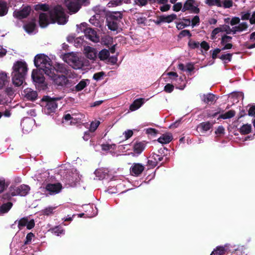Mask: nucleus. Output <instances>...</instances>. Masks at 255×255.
<instances>
[{
	"label": "nucleus",
	"mask_w": 255,
	"mask_h": 255,
	"mask_svg": "<svg viewBox=\"0 0 255 255\" xmlns=\"http://www.w3.org/2000/svg\"><path fill=\"white\" fill-rule=\"evenodd\" d=\"M34 235L32 233L30 232L28 233L26 237V240L24 242V244H29L31 242L32 239L33 237H34Z\"/></svg>",
	"instance_id": "obj_56"
},
{
	"label": "nucleus",
	"mask_w": 255,
	"mask_h": 255,
	"mask_svg": "<svg viewBox=\"0 0 255 255\" xmlns=\"http://www.w3.org/2000/svg\"><path fill=\"white\" fill-rule=\"evenodd\" d=\"M146 142L145 141L136 142L134 143L133 150L135 153L139 155L144 150Z\"/></svg>",
	"instance_id": "obj_18"
},
{
	"label": "nucleus",
	"mask_w": 255,
	"mask_h": 255,
	"mask_svg": "<svg viewBox=\"0 0 255 255\" xmlns=\"http://www.w3.org/2000/svg\"><path fill=\"white\" fill-rule=\"evenodd\" d=\"M177 18V15L175 14H172L166 16V22L170 23Z\"/></svg>",
	"instance_id": "obj_57"
},
{
	"label": "nucleus",
	"mask_w": 255,
	"mask_h": 255,
	"mask_svg": "<svg viewBox=\"0 0 255 255\" xmlns=\"http://www.w3.org/2000/svg\"><path fill=\"white\" fill-rule=\"evenodd\" d=\"M239 132L242 135L250 133L252 130V126L250 124L243 125L239 129Z\"/></svg>",
	"instance_id": "obj_27"
},
{
	"label": "nucleus",
	"mask_w": 255,
	"mask_h": 255,
	"mask_svg": "<svg viewBox=\"0 0 255 255\" xmlns=\"http://www.w3.org/2000/svg\"><path fill=\"white\" fill-rule=\"evenodd\" d=\"M57 22L59 24H64L67 22V18L63 7L57 5L49 10L48 13L41 12L39 15V24L42 28L46 27L49 23Z\"/></svg>",
	"instance_id": "obj_1"
},
{
	"label": "nucleus",
	"mask_w": 255,
	"mask_h": 255,
	"mask_svg": "<svg viewBox=\"0 0 255 255\" xmlns=\"http://www.w3.org/2000/svg\"><path fill=\"white\" fill-rule=\"evenodd\" d=\"M51 72L54 73L58 74V73L61 75H66L70 77L72 75L71 70L69 68L68 65L64 63H56L54 66L52 65Z\"/></svg>",
	"instance_id": "obj_8"
},
{
	"label": "nucleus",
	"mask_w": 255,
	"mask_h": 255,
	"mask_svg": "<svg viewBox=\"0 0 255 255\" xmlns=\"http://www.w3.org/2000/svg\"><path fill=\"white\" fill-rule=\"evenodd\" d=\"M64 3L71 13L77 12L81 8V5L77 0H65Z\"/></svg>",
	"instance_id": "obj_14"
},
{
	"label": "nucleus",
	"mask_w": 255,
	"mask_h": 255,
	"mask_svg": "<svg viewBox=\"0 0 255 255\" xmlns=\"http://www.w3.org/2000/svg\"><path fill=\"white\" fill-rule=\"evenodd\" d=\"M248 27V24L246 22H243L239 24L238 26H236V29L239 32L247 29Z\"/></svg>",
	"instance_id": "obj_47"
},
{
	"label": "nucleus",
	"mask_w": 255,
	"mask_h": 255,
	"mask_svg": "<svg viewBox=\"0 0 255 255\" xmlns=\"http://www.w3.org/2000/svg\"><path fill=\"white\" fill-rule=\"evenodd\" d=\"M221 51V49L218 48H216L215 50L213 51L212 54V58L213 59H215L217 58L218 57L217 56L218 54H219Z\"/></svg>",
	"instance_id": "obj_60"
},
{
	"label": "nucleus",
	"mask_w": 255,
	"mask_h": 255,
	"mask_svg": "<svg viewBox=\"0 0 255 255\" xmlns=\"http://www.w3.org/2000/svg\"><path fill=\"white\" fill-rule=\"evenodd\" d=\"M44 72L40 69H34L32 71L31 78L34 82L38 84H42L44 82L45 78L43 76Z\"/></svg>",
	"instance_id": "obj_13"
},
{
	"label": "nucleus",
	"mask_w": 255,
	"mask_h": 255,
	"mask_svg": "<svg viewBox=\"0 0 255 255\" xmlns=\"http://www.w3.org/2000/svg\"><path fill=\"white\" fill-rule=\"evenodd\" d=\"M36 27V23L35 19L28 22L23 25V28L25 31L28 33H31L35 30Z\"/></svg>",
	"instance_id": "obj_24"
},
{
	"label": "nucleus",
	"mask_w": 255,
	"mask_h": 255,
	"mask_svg": "<svg viewBox=\"0 0 255 255\" xmlns=\"http://www.w3.org/2000/svg\"><path fill=\"white\" fill-rule=\"evenodd\" d=\"M188 36L189 37H191L192 36V34L189 30L185 29L182 30L178 35V38H181L183 37H185Z\"/></svg>",
	"instance_id": "obj_46"
},
{
	"label": "nucleus",
	"mask_w": 255,
	"mask_h": 255,
	"mask_svg": "<svg viewBox=\"0 0 255 255\" xmlns=\"http://www.w3.org/2000/svg\"><path fill=\"white\" fill-rule=\"evenodd\" d=\"M201 47L204 49L205 51H208L210 48L209 44L208 42H207L205 41H203L200 44Z\"/></svg>",
	"instance_id": "obj_59"
},
{
	"label": "nucleus",
	"mask_w": 255,
	"mask_h": 255,
	"mask_svg": "<svg viewBox=\"0 0 255 255\" xmlns=\"http://www.w3.org/2000/svg\"><path fill=\"white\" fill-rule=\"evenodd\" d=\"M174 86L171 84H167L164 88V90L167 93H171L174 90Z\"/></svg>",
	"instance_id": "obj_52"
},
{
	"label": "nucleus",
	"mask_w": 255,
	"mask_h": 255,
	"mask_svg": "<svg viewBox=\"0 0 255 255\" xmlns=\"http://www.w3.org/2000/svg\"><path fill=\"white\" fill-rule=\"evenodd\" d=\"M221 32L220 27L215 28L212 32L211 33V37L212 39H214L215 38V36Z\"/></svg>",
	"instance_id": "obj_63"
},
{
	"label": "nucleus",
	"mask_w": 255,
	"mask_h": 255,
	"mask_svg": "<svg viewBox=\"0 0 255 255\" xmlns=\"http://www.w3.org/2000/svg\"><path fill=\"white\" fill-rule=\"evenodd\" d=\"M102 149L104 151H109L111 149H115L116 147V145L113 144H102L101 145Z\"/></svg>",
	"instance_id": "obj_41"
},
{
	"label": "nucleus",
	"mask_w": 255,
	"mask_h": 255,
	"mask_svg": "<svg viewBox=\"0 0 255 255\" xmlns=\"http://www.w3.org/2000/svg\"><path fill=\"white\" fill-rule=\"evenodd\" d=\"M31 10V7L26 5L22 7L21 9L14 10L13 12V15L18 19H22L26 18L29 15Z\"/></svg>",
	"instance_id": "obj_12"
},
{
	"label": "nucleus",
	"mask_w": 255,
	"mask_h": 255,
	"mask_svg": "<svg viewBox=\"0 0 255 255\" xmlns=\"http://www.w3.org/2000/svg\"><path fill=\"white\" fill-rule=\"evenodd\" d=\"M64 59L67 63L75 69H80L84 66L83 61L75 54H65Z\"/></svg>",
	"instance_id": "obj_6"
},
{
	"label": "nucleus",
	"mask_w": 255,
	"mask_h": 255,
	"mask_svg": "<svg viewBox=\"0 0 255 255\" xmlns=\"http://www.w3.org/2000/svg\"><path fill=\"white\" fill-rule=\"evenodd\" d=\"M8 9L7 3L4 1H0V16L6 15L8 12Z\"/></svg>",
	"instance_id": "obj_30"
},
{
	"label": "nucleus",
	"mask_w": 255,
	"mask_h": 255,
	"mask_svg": "<svg viewBox=\"0 0 255 255\" xmlns=\"http://www.w3.org/2000/svg\"><path fill=\"white\" fill-rule=\"evenodd\" d=\"M213 124L214 123H211L209 121L202 122L198 125V128L201 131H207L212 128Z\"/></svg>",
	"instance_id": "obj_26"
},
{
	"label": "nucleus",
	"mask_w": 255,
	"mask_h": 255,
	"mask_svg": "<svg viewBox=\"0 0 255 255\" xmlns=\"http://www.w3.org/2000/svg\"><path fill=\"white\" fill-rule=\"evenodd\" d=\"M27 70V65L24 61H17L14 63L11 73L13 85L17 87L22 85L25 80Z\"/></svg>",
	"instance_id": "obj_2"
},
{
	"label": "nucleus",
	"mask_w": 255,
	"mask_h": 255,
	"mask_svg": "<svg viewBox=\"0 0 255 255\" xmlns=\"http://www.w3.org/2000/svg\"><path fill=\"white\" fill-rule=\"evenodd\" d=\"M157 165L156 161L154 159H149L147 162V165L149 166L150 168H154Z\"/></svg>",
	"instance_id": "obj_62"
},
{
	"label": "nucleus",
	"mask_w": 255,
	"mask_h": 255,
	"mask_svg": "<svg viewBox=\"0 0 255 255\" xmlns=\"http://www.w3.org/2000/svg\"><path fill=\"white\" fill-rule=\"evenodd\" d=\"M88 24L86 22L82 23L79 27V29L81 32L84 33L87 38L94 42H98L100 39L96 31L91 27H88Z\"/></svg>",
	"instance_id": "obj_7"
},
{
	"label": "nucleus",
	"mask_w": 255,
	"mask_h": 255,
	"mask_svg": "<svg viewBox=\"0 0 255 255\" xmlns=\"http://www.w3.org/2000/svg\"><path fill=\"white\" fill-rule=\"evenodd\" d=\"M215 96L212 94H208L204 96L203 101L206 103H212L215 101Z\"/></svg>",
	"instance_id": "obj_36"
},
{
	"label": "nucleus",
	"mask_w": 255,
	"mask_h": 255,
	"mask_svg": "<svg viewBox=\"0 0 255 255\" xmlns=\"http://www.w3.org/2000/svg\"><path fill=\"white\" fill-rule=\"evenodd\" d=\"M146 133L152 135H155L158 133V130L155 128H148L146 129Z\"/></svg>",
	"instance_id": "obj_58"
},
{
	"label": "nucleus",
	"mask_w": 255,
	"mask_h": 255,
	"mask_svg": "<svg viewBox=\"0 0 255 255\" xmlns=\"http://www.w3.org/2000/svg\"><path fill=\"white\" fill-rule=\"evenodd\" d=\"M87 86L86 82L85 80H81L78 84L71 89L72 91L79 92L84 89Z\"/></svg>",
	"instance_id": "obj_28"
},
{
	"label": "nucleus",
	"mask_w": 255,
	"mask_h": 255,
	"mask_svg": "<svg viewBox=\"0 0 255 255\" xmlns=\"http://www.w3.org/2000/svg\"><path fill=\"white\" fill-rule=\"evenodd\" d=\"M229 248L227 245L224 246H218L214 249L210 255H224L228 252Z\"/></svg>",
	"instance_id": "obj_19"
},
{
	"label": "nucleus",
	"mask_w": 255,
	"mask_h": 255,
	"mask_svg": "<svg viewBox=\"0 0 255 255\" xmlns=\"http://www.w3.org/2000/svg\"><path fill=\"white\" fill-rule=\"evenodd\" d=\"M144 168V166L140 163H133L130 168V172L132 175L137 176L142 173Z\"/></svg>",
	"instance_id": "obj_17"
},
{
	"label": "nucleus",
	"mask_w": 255,
	"mask_h": 255,
	"mask_svg": "<svg viewBox=\"0 0 255 255\" xmlns=\"http://www.w3.org/2000/svg\"><path fill=\"white\" fill-rule=\"evenodd\" d=\"M9 78L4 72H0V89L3 88L9 83Z\"/></svg>",
	"instance_id": "obj_23"
},
{
	"label": "nucleus",
	"mask_w": 255,
	"mask_h": 255,
	"mask_svg": "<svg viewBox=\"0 0 255 255\" xmlns=\"http://www.w3.org/2000/svg\"><path fill=\"white\" fill-rule=\"evenodd\" d=\"M188 45L190 47V48L192 49H194L195 48H198L199 47L200 43L198 42H196L194 41H192L191 39L189 40L188 43Z\"/></svg>",
	"instance_id": "obj_48"
},
{
	"label": "nucleus",
	"mask_w": 255,
	"mask_h": 255,
	"mask_svg": "<svg viewBox=\"0 0 255 255\" xmlns=\"http://www.w3.org/2000/svg\"><path fill=\"white\" fill-rule=\"evenodd\" d=\"M205 3L209 6H222V1L221 0H206Z\"/></svg>",
	"instance_id": "obj_33"
},
{
	"label": "nucleus",
	"mask_w": 255,
	"mask_h": 255,
	"mask_svg": "<svg viewBox=\"0 0 255 255\" xmlns=\"http://www.w3.org/2000/svg\"><path fill=\"white\" fill-rule=\"evenodd\" d=\"M105 75V73L104 72H100L96 73L93 75V79L96 81H99L101 80L103 77Z\"/></svg>",
	"instance_id": "obj_51"
},
{
	"label": "nucleus",
	"mask_w": 255,
	"mask_h": 255,
	"mask_svg": "<svg viewBox=\"0 0 255 255\" xmlns=\"http://www.w3.org/2000/svg\"><path fill=\"white\" fill-rule=\"evenodd\" d=\"M233 5V1L232 0H225L222 2V6L225 8H229Z\"/></svg>",
	"instance_id": "obj_50"
},
{
	"label": "nucleus",
	"mask_w": 255,
	"mask_h": 255,
	"mask_svg": "<svg viewBox=\"0 0 255 255\" xmlns=\"http://www.w3.org/2000/svg\"><path fill=\"white\" fill-rule=\"evenodd\" d=\"M9 189L11 196L17 195L25 196L28 193L30 187L27 185L22 184L18 187L10 186Z\"/></svg>",
	"instance_id": "obj_9"
},
{
	"label": "nucleus",
	"mask_w": 255,
	"mask_h": 255,
	"mask_svg": "<svg viewBox=\"0 0 255 255\" xmlns=\"http://www.w3.org/2000/svg\"><path fill=\"white\" fill-rule=\"evenodd\" d=\"M145 102L144 98H139L135 100L130 105L129 110L131 111L138 109Z\"/></svg>",
	"instance_id": "obj_20"
},
{
	"label": "nucleus",
	"mask_w": 255,
	"mask_h": 255,
	"mask_svg": "<svg viewBox=\"0 0 255 255\" xmlns=\"http://www.w3.org/2000/svg\"><path fill=\"white\" fill-rule=\"evenodd\" d=\"M110 55L109 51L107 49L102 50L99 53V58L101 60L107 59Z\"/></svg>",
	"instance_id": "obj_35"
},
{
	"label": "nucleus",
	"mask_w": 255,
	"mask_h": 255,
	"mask_svg": "<svg viewBox=\"0 0 255 255\" xmlns=\"http://www.w3.org/2000/svg\"><path fill=\"white\" fill-rule=\"evenodd\" d=\"M18 224L19 230H21L23 227H26L28 230L33 229L35 226V221L33 219L29 220V217H24L21 218L19 220L15 221V223Z\"/></svg>",
	"instance_id": "obj_10"
},
{
	"label": "nucleus",
	"mask_w": 255,
	"mask_h": 255,
	"mask_svg": "<svg viewBox=\"0 0 255 255\" xmlns=\"http://www.w3.org/2000/svg\"><path fill=\"white\" fill-rule=\"evenodd\" d=\"M87 57L91 60H94L97 57V53L94 48L88 47L87 49Z\"/></svg>",
	"instance_id": "obj_32"
},
{
	"label": "nucleus",
	"mask_w": 255,
	"mask_h": 255,
	"mask_svg": "<svg viewBox=\"0 0 255 255\" xmlns=\"http://www.w3.org/2000/svg\"><path fill=\"white\" fill-rule=\"evenodd\" d=\"M232 37L230 36L224 34L222 36L220 44L222 45H225L226 43H228L231 42Z\"/></svg>",
	"instance_id": "obj_39"
},
{
	"label": "nucleus",
	"mask_w": 255,
	"mask_h": 255,
	"mask_svg": "<svg viewBox=\"0 0 255 255\" xmlns=\"http://www.w3.org/2000/svg\"><path fill=\"white\" fill-rule=\"evenodd\" d=\"M173 139V136L171 133L163 134L159 137L157 141L162 144H167L169 143Z\"/></svg>",
	"instance_id": "obj_21"
},
{
	"label": "nucleus",
	"mask_w": 255,
	"mask_h": 255,
	"mask_svg": "<svg viewBox=\"0 0 255 255\" xmlns=\"http://www.w3.org/2000/svg\"><path fill=\"white\" fill-rule=\"evenodd\" d=\"M52 232L55 234L56 235L59 236V234L64 233V231L62 229L61 227L56 226L51 229Z\"/></svg>",
	"instance_id": "obj_45"
},
{
	"label": "nucleus",
	"mask_w": 255,
	"mask_h": 255,
	"mask_svg": "<svg viewBox=\"0 0 255 255\" xmlns=\"http://www.w3.org/2000/svg\"><path fill=\"white\" fill-rule=\"evenodd\" d=\"M55 207H48L42 210L43 215L49 216L53 213V210L55 209Z\"/></svg>",
	"instance_id": "obj_40"
},
{
	"label": "nucleus",
	"mask_w": 255,
	"mask_h": 255,
	"mask_svg": "<svg viewBox=\"0 0 255 255\" xmlns=\"http://www.w3.org/2000/svg\"><path fill=\"white\" fill-rule=\"evenodd\" d=\"M181 19L183 21L177 23L176 28L178 29H182L183 28L190 25L191 20L190 19L186 17H183Z\"/></svg>",
	"instance_id": "obj_25"
},
{
	"label": "nucleus",
	"mask_w": 255,
	"mask_h": 255,
	"mask_svg": "<svg viewBox=\"0 0 255 255\" xmlns=\"http://www.w3.org/2000/svg\"><path fill=\"white\" fill-rule=\"evenodd\" d=\"M174 4L173 6V10L175 11H179V10H181L183 8L182 7V4L181 2H179L176 3H174Z\"/></svg>",
	"instance_id": "obj_55"
},
{
	"label": "nucleus",
	"mask_w": 255,
	"mask_h": 255,
	"mask_svg": "<svg viewBox=\"0 0 255 255\" xmlns=\"http://www.w3.org/2000/svg\"><path fill=\"white\" fill-rule=\"evenodd\" d=\"M61 99V97L51 98L48 96H44L42 99V102H46V105L44 107V111L46 114L50 115L52 113H54L57 108V101Z\"/></svg>",
	"instance_id": "obj_5"
},
{
	"label": "nucleus",
	"mask_w": 255,
	"mask_h": 255,
	"mask_svg": "<svg viewBox=\"0 0 255 255\" xmlns=\"http://www.w3.org/2000/svg\"><path fill=\"white\" fill-rule=\"evenodd\" d=\"M163 156H162L161 155H159V154H156L155 153H152L150 157L152 158V159H154L155 161H156V163L158 164V162L161 161L163 159Z\"/></svg>",
	"instance_id": "obj_43"
},
{
	"label": "nucleus",
	"mask_w": 255,
	"mask_h": 255,
	"mask_svg": "<svg viewBox=\"0 0 255 255\" xmlns=\"http://www.w3.org/2000/svg\"><path fill=\"white\" fill-rule=\"evenodd\" d=\"M122 18L123 13L121 12L113 11L108 13L106 14V22L109 29L113 31L117 30Z\"/></svg>",
	"instance_id": "obj_4"
},
{
	"label": "nucleus",
	"mask_w": 255,
	"mask_h": 255,
	"mask_svg": "<svg viewBox=\"0 0 255 255\" xmlns=\"http://www.w3.org/2000/svg\"><path fill=\"white\" fill-rule=\"evenodd\" d=\"M49 6L46 4H38L35 6V9L36 11L42 10L43 11H49Z\"/></svg>",
	"instance_id": "obj_37"
},
{
	"label": "nucleus",
	"mask_w": 255,
	"mask_h": 255,
	"mask_svg": "<svg viewBox=\"0 0 255 255\" xmlns=\"http://www.w3.org/2000/svg\"><path fill=\"white\" fill-rule=\"evenodd\" d=\"M191 25L192 27H194L195 26L198 25L200 23V18L198 15H195L191 20Z\"/></svg>",
	"instance_id": "obj_54"
},
{
	"label": "nucleus",
	"mask_w": 255,
	"mask_h": 255,
	"mask_svg": "<svg viewBox=\"0 0 255 255\" xmlns=\"http://www.w3.org/2000/svg\"><path fill=\"white\" fill-rule=\"evenodd\" d=\"M75 84V82L73 80H69L66 77L65 83V84H64L63 87L70 88V90H71V89L73 88V87H74V85Z\"/></svg>",
	"instance_id": "obj_44"
},
{
	"label": "nucleus",
	"mask_w": 255,
	"mask_h": 255,
	"mask_svg": "<svg viewBox=\"0 0 255 255\" xmlns=\"http://www.w3.org/2000/svg\"><path fill=\"white\" fill-rule=\"evenodd\" d=\"M51 60L44 54H37L35 56L34 63L37 69L42 70L46 75H52L51 74Z\"/></svg>",
	"instance_id": "obj_3"
},
{
	"label": "nucleus",
	"mask_w": 255,
	"mask_h": 255,
	"mask_svg": "<svg viewBox=\"0 0 255 255\" xmlns=\"http://www.w3.org/2000/svg\"><path fill=\"white\" fill-rule=\"evenodd\" d=\"M130 0H111L107 4L109 7H113L120 5L124 1L125 3H128Z\"/></svg>",
	"instance_id": "obj_29"
},
{
	"label": "nucleus",
	"mask_w": 255,
	"mask_h": 255,
	"mask_svg": "<svg viewBox=\"0 0 255 255\" xmlns=\"http://www.w3.org/2000/svg\"><path fill=\"white\" fill-rule=\"evenodd\" d=\"M108 171L107 170H104L103 169H99L96 171V175L100 178H104L106 175L108 174Z\"/></svg>",
	"instance_id": "obj_42"
},
{
	"label": "nucleus",
	"mask_w": 255,
	"mask_h": 255,
	"mask_svg": "<svg viewBox=\"0 0 255 255\" xmlns=\"http://www.w3.org/2000/svg\"><path fill=\"white\" fill-rule=\"evenodd\" d=\"M100 125V122L97 121V122H92L90 126L89 130L91 132H94Z\"/></svg>",
	"instance_id": "obj_49"
},
{
	"label": "nucleus",
	"mask_w": 255,
	"mask_h": 255,
	"mask_svg": "<svg viewBox=\"0 0 255 255\" xmlns=\"http://www.w3.org/2000/svg\"><path fill=\"white\" fill-rule=\"evenodd\" d=\"M25 97L29 100L33 101L37 98V93L36 91L31 90V89H26L24 90Z\"/></svg>",
	"instance_id": "obj_22"
},
{
	"label": "nucleus",
	"mask_w": 255,
	"mask_h": 255,
	"mask_svg": "<svg viewBox=\"0 0 255 255\" xmlns=\"http://www.w3.org/2000/svg\"><path fill=\"white\" fill-rule=\"evenodd\" d=\"M248 115L250 116L254 117L255 116V105H252L248 111Z\"/></svg>",
	"instance_id": "obj_64"
},
{
	"label": "nucleus",
	"mask_w": 255,
	"mask_h": 255,
	"mask_svg": "<svg viewBox=\"0 0 255 255\" xmlns=\"http://www.w3.org/2000/svg\"><path fill=\"white\" fill-rule=\"evenodd\" d=\"M236 112L234 110H230L225 114H221L219 116L218 119H230L235 116Z\"/></svg>",
	"instance_id": "obj_34"
},
{
	"label": "nucleus",
	"mask_w": 255,
	"mask_h": 255,
	"mask_svg": "<svg viewBox=\"0 0 255 255\" xmlns=\"http://www.w3.org/2000/svg\"><path fill=\"white\" fill-rule=\"evenodd\" d=\"M233 54L232 53H227L223 54L220 56H219V58L221 59L223 61H224L225 63L227 62H230L232 60Z\"/></svg>",
	"instance_id": "obj_38"
},
{
	"label": "nucleus",
	"mask_w": 255,
	"mask_h": 255,
	"mask_svg": "<svg viewBox=\"0 0 255 255\" xmlns=\"http://www.w3.org/2000/svg\"><path fill=\"white\" fill-rule=\"evenodd\" d=\"M45 188L50 194L52 195L59 193L62 188V186L60 183H48L46 185Z\"/></svg>",
	"instance_id": "obj_15"
},
{
	"label": "nucleus",
	"mask_w": 255,
	"mask_h": 255,
	"mask_svg": "<svg viewBox=\"0 0 255 255\" xmlns=\"http://www.w3.org/2000/svg\"><path fill=\"white\" fill-rule=\"evenodd\" d=\"M12 205V203L10 202L2 204L0 206V213L1 214L7 213L11 208Z\"/></svg>",
	"instance_id": "obj_31"
},
{
	"label": "nucleus",
	"mask_w": 255,
	"mask_h": 255,
	"mask_svg": "<svg viewBox=\"0 0 255 255\" xmlns=\"http://www.w3.org/2000/svg\"><path fill=\"white\" fill-rule=\"evenodd\" d=\"M195 0H186L184 3L182 11L185 12L189 10L191 13H199L200 12V9L198 7V5H195Z\"/></svg>",
	"instance_id": "obj_11"
},
{
	"label": "nucleus",
	"mask_w": 255,
	"mask_h": 255,
	"mask_svg": "<svg viewBox=\"0 0 255 255\" xmlns=\"http://www.w3.org/2000/svg\"><path fill=\"white\" fill-rule=\"evenodd\" d=\"M240 19L238 17H234L232 18L230 24L231 25L233 26L236 24L240 23Z\"/></svg>",
	"instance_id": "obj_61"
},
{
	"label": "nucleus",
	"mask_w": 255,
	"mask_h": 255,
	"mask_svg": "<svg viewBox=\"0 0 255 255\" xmlns=\"http://www.w3.org/2000/svg\"><path fill=\"white\" fill-rule=\"evenodd\" d=\"M52 75H48L54 81V83L58 86L63 87L64 84H65L66 75H58L56 73H52Z\"/></svg>",
	"instance_id": "obj_16"
},
{
	"label": "nucleus",
	"mask_w": 255,
	"mask_h": 255,
	"mask_svg": "<svg viewBox=\"0 0 255 255\" xmlns=\"http://www.w3.org/2000/svg\"><path fill=\"white\" fill-rule=\"evenodd\" d=\"M240 15L241 16L242 20H250V19L251 18V12L250 11H248L247 12H241Z\"/></svg>",
	"instance_id": "obj_53"
}]
</instances>
